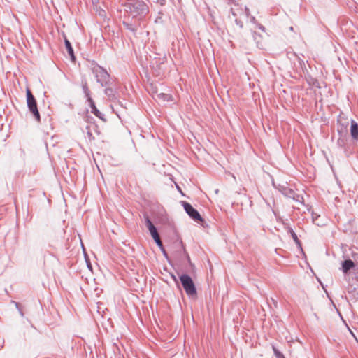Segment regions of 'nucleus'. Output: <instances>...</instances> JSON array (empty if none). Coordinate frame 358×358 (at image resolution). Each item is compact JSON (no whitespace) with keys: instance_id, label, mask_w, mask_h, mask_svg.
<instances>
[{"instance_id":"f257e3e1","label":"nucleus","mask_w":358,"mask_h":358,"mask_svg":"<svg viewBox=\"0 0 358 358\" xmlns=\"http://www.w3.org/2000/svg\"><path fill=\"white\" fill-rule=\"evenodd\" d=\"M122 6L125 13L138 20H143L150 11L148 3L143 0H126Z\"/></svg>"},{"instance_id":"f03ea898","label":"nucleus","mask_w":358,"mask_h":358,"mask_svg":"<svg viewBox=\"0 0 358 358\" xmlns=\"http://www.w3.org/2000/svg\"><path fill=\"white\" fill-rule=\"evenodd\" d=\"M180 282L186 294L192 299L197 297V289L192 278L187 273L179 275Z\"/></svg>"},{"instance_id":"7ed1b4c3","label":"nucleus","mask_w":358,"mask_h":358,"mask_svg":"<svg viewBox=\"0 0 358 358\" xmlns=\"http://www.w3.org/2000/svg\"><path fill=\"white\" fill-rule=\"evenodd\" d=\"M95 66L92 68V71L96 77V82L99 83L102 87H106L112 85L110 80V76L107 70L99 66L96 62L93 61Z\"/></svg>"},{"instance_id":"20e7f679","label":"nucleus","mask_w":358,"mask_h":358,"mask_svg":"<svg viewBox=\"0 0 358 358\" xmlns=\"http://www.w3.org/2000/svg\"><path fill=\"white\" fill-rule=\"evenodd\" d=\"M27 105L29 111L34 119L38 122H41V115L38 109L37 101L29 88L26 90Z\"/></svg>"},{"instance_id":"39448f33","label":"nucleus","mask_w":358,"mask_h":358,"mask_svg":"<svg viewBox=\"0 0 358 358\" xmlns=\"http://www.w3.org/2000/svg\"><path fill=\"white\" fill-rule=\"evenodd\" d=\"M181 204L184 208L185 211L186 213L189 216L190 218H192L194 221L199 223L201 222H203L204 220L199 213V211L194 208L192 204L189 203L182 201Z\"/></svg>"},{"instance_id":"423d86ee","label":"nucleus","mask_w":358,"mask_h":358,"mask_svg":"<svg viewBox=\"0 0 358 358\" xmlns=\"http://www.w3.org/2000/svg\"><path fill=\"white\" fill-rule=\"evenodd\" d=\"M352 257H354L355 259H356L355 255H353ZM341 265V266L340 268V270H341L343 275L346 276L349 275L351 270L355 269L356 268H357L358 262H355L350 258H348L342 261Z\"/></svg>"},{"instance_id":"0eeeda50","label":"nucleus","mask_w":358,"mask_h":358,"mask_svg":"<svg viewBox=\"0 0 358 358\" xmlns=\"http://www.w3.org/2000/svg\"><path fill=\"white\" fill-rule=\"evenodd\" d=\"M145 224L146 227L148 228L150 236L153 238L154 241L156 243L157 241L160 240L159 234L157 231L156 227L154 225L152 222L151 221L149 215L147 213L143 215Z\"/></svg>"},{"instance_id":"6e6552de","label":"nucleus","mask_w":358,"mask_h":358,"mask_svg":"<svg viewBox=\"0 0 358 358\" xmlns=\"http://www.w3.org/2000/svg\"><path fill=\"white\" fill-rule=\"evenodd\" d=\"M349 125V122L347 119H344L343 120L338 119L337 120V131L340 136V138H344L347 136L348 130V127Z\"/></svg>"},{"instance_id":"1a4fd4ad","label":"nucleus","mask_w":358,"mask_h":358,"mask_svg":"<svg viewBox=\"0 0 358 358\" xmlns=\"http://www.w3.org/2000/svg\"><path fill=\"white\" fill-rule=\"evenodd\" d=\"M285 229L287 230V233L289 234H290V236H292V239L294 240V241L295 242V243H296V245L297 246V248L299 250H300L301 253L304 254V252H303V248H302L301 242L299 239L296 234L294 232L293 229L290 226L287 225V224H285Z\"/></svg>"},{"instance_id":"9d476101","label":"nucleus","mask_w":358,"mask_h":358,"mask_svg":"<svg viewBox=\"0 0 358 358\" xmlns=\"http://www.w3.org/2000/svg\"><path fill=\"white\" fill-rule=\"evenodd\" d=\"M89 106L91 108V113H93L96 117L99 118L100 120L106 122V120L104 118V115L102 114L96 108L95 102L93 99H90V100L87 101Z\"/></svg>"},{"instance_id":"9b49d317","label":"nucleus","mask_w":358,"mask_h":358,"mask_svg":"<svg viewBox=\"0 0 358 358\" xmlns=\"http://www.w3.org/2000/svg\"><path fill=\"white\" fill-rule=\"evenodd\" d=\"M294 56L296 59V62H294L295 71L297 73H304L305 71H307L305 62L301 58L298 57L296 54L294 53Z\"/></svg>"},{"instance_id":"f8f14e48","label":"nucleus","mask_w":358,"mask_h":358,"mask_svg":"<svg viewBox=\"0 0 358 358\" xmlns=\"http://www.w3.org/2000/svg\"><path fill=\"white\" fill-rule=\"evenodd\" d=\"M104 94L110 101H114L117 99V92L111 85L106 86Z\"/></svg>"},{"instance_id":"ddd939ff","label":"nucleus","mask_w":358,"mask_h":358,"mask_svg":"<svg viewBox=\"0 0 358 358\" xmlns=\"http://www.w3.org/2000/svg\"><path fill=\"white\" fill-rule=\"evenodd\" d=\"M122 24H123L124 27L126 29L131 31L134 34H136V32H137V31L138 29V27H140V23L139 22H138V23H136V22L133 23L131 22L127 21V20H124L122 22Z\"/></svg>"},{"instance_id":"4468645a","label":"nucleus","mask_w":358,"mask_h":358,"mask_svg":"<svg viewBox=\"0 0 358 358\" xmlns=\"http://www.w3.org/2000/svg\"><path fill=\"white\" fill-rule=\"evenodd\" d=\"M64 45L66 50L70 57V59L72 62H74L76 59V55L74 54V50L73 48V46L71 43V42L67 39L66 36H64Z\"/></svg>"},{"instance_id":"2eb2a0df","label":"nucleus","mask_w":358,"mask_h":358,"mask_svg":"<svg viewBox=\"0 0 358 358\" xmlns=\"http://www.w3.org/2000/svg\"><path fill=\"white\" fill-rule=\"evenodd\" d=\"M350 136L354 141H358V123L354 120L350 121Z\"/></svg>"},{"instance_id":"dca6fc26","label":"nucleus","mask_w":358,"mask_h":358,"mask_svg":"<svg viewBox=\"0 0 358 358\" xmlns=\"http://www.w3.org/2000/svg\"><path fill=\"white\" fill-rule=\"evenodd\" d=\"M313 222L319 227H323L327 224V220L321 217V216L315 212L312 213Z\"/></svg>"},{"instance_id":"f3484780","label":"nucleus","mask_w":358,"mask_h":358,"mask_svg":"<svg viewBox=\"0 0 358 358\" xmlns=\"http://www.w3.org/2000/svg\"><path fill=\"white\" fill-rule=\"evenodd\" d=\"M305 79L309 86L315 87L317 88L321 87L318 80L313 78L311 75H310V74L306 75Z\"/></svg>"},{"instance_id":"a211bd4d","label":"nucleus","mask_w":358,"mask_h":358,"mask_svg":"<svg viewBox=\"0 0 358 358\" xmlns=\"http://www.w3.org/2000/svg\"><path fill=\"white\" fill-rule=\"evenodd\" d=\"M81 86L83 89V94H85V97L86 98L87 101L92 99L90 94V90L87 85V82L86 79H82L81 80Z\"/></svg>"},{"instance_id":"6ab92c4d","label":"nucleus","mask_w":358,"mask_h":358,"mask_svg":"<svg viewBox=\"0 0 358 358\" xmlns=\"http://www.w3.org/2000/svg\"><path fill=\"white\" fill-rule=\"evenodd\" d=\"M280 191L285 196L289 197V198H292V197L294 198V195L295 193H294V190L292 189L291 188H289L288 187H285V186H282L281 189H280Z\"/></svg>"},{"instance_id":"aec40b11","label":"nucleus","mask_w":358,"mask_h":358,"mask_svg":"<svg viewBox=\"0 0 358 358\" xmlns=\"http://www.w3.org/2000/svg\"><path fill=\"white\" fill-rule=\"evenodd\" d=\"M348 293L357 301L358 300V285L355 287H349Z\"/></svg>"},{"instance_id":"412c9836","label":"nucleus","mask_w":358,"mask_h":358,"mask_svg":"<svg viewBox=\"0 0 358 358\" xmlns=\"http://www.w3.org/2000/svg\"><path fill=\"white\" fill-rule=\"evenodd\" d=\"M156 245L158 246V248L160 249L162 253L163 254L164 257L169 259V255H168V253L166 252L164 245H163V243L161 241V239L158 241H157L156 243Z\"/></svg>"},{"instance_id":"4be33fe9","label":"nucleus","mask_w":358,"mask_h":358,"mask_svg":"<svg viewBox=\"0 0 358 358\" xmlns=\"http://www.w3.org/2000/svg\"><path fill=\"white\" fill-rule=\"evenodd\" d=\"M164 15V10L163 9L159 10L157 12V16L155 18V23H162L163 22L162 17H163Z\"/></svg>"},{"instance_id":"5701e85b","label":"nucleus","mask_w":358,"mask_h":358,"mask_svg":"<svg viewBox=\"0 0 358 358\" xmlns=\"http://www.w3.org/2000/svg\"><path fill=\"white\" fill-rule=\"evenodd\" d=\"M157 96L164 101H171L172 100L171 95L169 94L160 93L157 95Z\"/></svg>"},{"instance_id":"b1692460","label":"nucleus","mask_w":358,"mask_h":358,"mask_svg":"<svg viewBox=\"0 0 358 358\" xmlns=\"http://www.w3.org/2000/svg\"><path fill=\"white\" fill-rule=\"evenodd\" d=\"M273 350L275 358H285L284 355L275 346H273Z\"/></svg>"},{"instance_id":"393cba45","label":"nucleus","mask_w":358,"mask_h":358,"mask_svg":"<svg viewBox=\"0 0 358 358\" xmlns=\"http://www.w3.org/2000/svg\"><path fill=\"white\" fill-rule=\"evenodd\" d=\"M12 302H13V303H15V306L16 308L18 310L19 313L20 314V315H21V316H22V317H23V316H24V313H23V311H22V310L21 307H20V303L16 302V301H12Z\"/></svg>"},{"instance_id":"a878e982","label":"nucleus","mask_w":358,"mask_h":358,"mask_svg":"<svg viewBox=\"0 0 358 358\" xmlns=\"http://www.w3.org/2000/svg\"><path fill=\"white\" fill-rule=\"evenodd\" d=\"M154 3H158L161 6H165L166 4V0H152Z\"/></svg>"},{"instance_id":"bb28decb","label":"nucleus","mask_w":358,"mask_h":358,"mask_svg":"<svg viewBox=\"0 0 358 358\" xmlns=\"http://www.w3.org/2000/svg\"><path fill=\"white\" fill-rule=\"evenodd\" d=\"M170 276L171 278L173 279V280L174 281V282L176 283V286L178 287H179V282H178V278H176V276L173 273H170Z\"/></svg>"},{"instance_id":"cd10ccee","label":"nucleus","mask_w":358,"mask_h":358,"mask_svg":"<svg viewBox=\"0 0 358 358\" xmlns=\"http://www.w3.org/2000/svg\"><path fill=\"white\" fill-rule=\"evenodd\" d=\"M235 23L236 24V25H238L241 29H242L243 27V22L241 20H238V19H236L235 20Z\"/></svg>"},{"instance_id":"c85d7f7f","label":"nucleus","mask_w":358,"mask_h":358,"mask_svg":"<svg viewBox=\"0 0 358 358\" xmlns=\"http://www.w3.org/2000/svg\"><path fill=\"white\" fill-rule=\"evenodd\" d=\"M184 253L186 256V258H187V260L188 262V263H189L190 264H192L191 263V260H190V257L189 255H188L187 252L185 250V249H184Z\"/></svg>"},{"instance_id":"c756f323","label":"nucleus","mask_w":358,"mask_h":358,"mask_svg":"<svg viewBox=\"0 0 358 358\" xmlns=\"http://www.w3.org/2000/svg\"><path fill=\"white\" fill-rule=\"evenodd\" d=\"M257 27L263 31H265V27L261 24H258Z\"/></svg>"},{"instance_id":"7c9ffc66","label":"nucleus","mask_w":358,"mask_h":358,"mask_svg":"<svg viewBox=\"0 0 358 358\" xmlns=\"http://www.w3.org/2000/svg\"><path fill=\"white\" fill-rule=\"evenodd\" d=\"M176 187H177V189H178V190L181 193V194H182V196H184V194L182 193V190H181L180 187L178 185H177V186H176Z\"/></svg>"},{"instance_id":"2f4dec72","label":"nucleus","mask_w":358,"mask_h":358,"mask_svg":"<svg viewBox=\"0 0 358 358\" xmlns=\"http://www.w3.org/2000/svg\"><path fill=\"white\" fill-rule=\"evenodd\" d=\"M250 21H251V22H254V23H255V21H256L255 17H252L250 18Z\"/></svg>"},{"instance_id":"473e14b6","label":"nucleus","mask_w":358,"mask_h":358,"mask_svg":"<svg viewBox=\"0 0 358 358\" xmlns=\"http://www.w3.org/2000/svg\"><path fill=\"white\" fill-rule=\"evenodd\" d=\"M87 134H88L89 136H92V133L90 131H87Z\"/></svg>"},{"instance_id":"72a5a7b5","label":"nucleus","mask_w":358,"mask_h":358,"mask_svg":"<svg viewBox=\"0 0 358 358\" xmlns=\"http://www.w3.org/2000/svg\"><path fill=\"white\" fill-rule=\"evenodd\" d=\"M317 280L320 282V285L322 286V287L324 288V285L322 284V282L319 280V278H317Z\"/></svg>"},{"instance_id":"f704fd0d","label":"nucleus","mask_w":358,"mask_h":358,"mask_svg":"<svg viewBox=\"0 0 358 358\" xmlns=\"http://www.w3.org/2000/svg\"><path fill=\"white\" fill-rule=\"evenodd\" d=\"M93 3H96L98 2L99 0H92Z\"/></svg>"},{"instance_id":"c9c22d12","label":"nucleus","mask_w":358,"mask_h":358,"mask_svg":"<svg viewBox=\"0 0 358 358\" xmlns=\"http://www.w3.org/2000/svg\"><path fill=\"white\" fill-rule=\"evenodd\" d=\"M355 278H356L357 281L358 282V275H357L355 276Z\"/></svg>"},{"instance_id":"e433bc0d","label":"nucleus","mask_w":358,"mask_h":358,"mask_svg":"<svg viewBox=\"0 0 358 358\" xmlns=\"http://www.w3.org/2000/svg\"><path fill=\"white\" fill-rule=\"evenodd\" d=\"M87 267L90 268L91 267V265H90L88 263H87Z\"/></svg>"},{"instance_id":"4c0bfd02","label":"nucleus","mask_w":358,"mask_h":358,"mask_svg":"<svg viewBox=\"0 0 358 358\" xmlns=\"http://www.w3.org/2000/svg\"><path fill=\"white\" fill-rule=\"evenodd\" d=\"M89 128H90V127H89V126H87V127H86V129H89Z\"/></svg>"},{"instance_id":"58836bf2","label":"nucleus","mask_w":358,"mask_h":358,"mask_svg":"<svg viewBox=\"0 0 358 358\" xmlns=\"http://www.w3.org/2000/svg\"><path fill=\"white\" fill-rule=\"evenodd\" d=\"M357 270H358V266H357Z\"/></svg>"}]
</instances>
